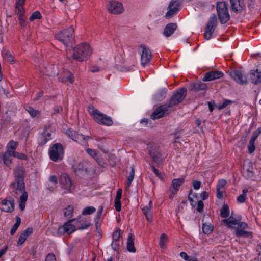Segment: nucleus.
Masks as SVG:
<instances>
[{
  "label": "nucleus",
  "instance_id": "nucleus-44",
  "mask_svg": "<svg viewBox=\"0 0 261 261\" xmlns=\"http://www.w3.org/2000/svg\"><path fill=\"white\" fill-rule=\"evenodd\" d=\"M42 17L41 13L38 11H36L33 13L31 16L30 17L29 20L31 21H34L35 19H40Z\"/></svg>",
  "mask_w": 261,
  "mask_h": 261
},
{
  "label": "nucleus",
  "instance_id": "nucleus-20",
  "mask_svg": "<svg viewBox=\"0 0 261 261\" xmlns=\"http://www.w3.org/2000/svg\"><path fill=\"white\" fill-rule=\"evenodd\" d=\"M223 73L221 71L212 70L206 72L203 79L204 81H210L222 77Z\"/></svg>",
  "mask_w": 261,
  "mask_h": 261
},
{
  "label": "nucleus",
  "instance_id": "nucleus-26",
  "mask_svg": "<svg viewBox=\"0 0 261 261\" xmlns=\"http://www.w3.org/2000/svg\"><path fill=\"white\" fill-rule=\"evenodd\" d=\"M74 221H76L75 223V226L76 228L78 229L82 230L86 229L91 225L90 223L88 222L83 219H81L80 218L77 219L76 220H75Z\"/></svg>",
  "mask_w": 261,
  "mask_h": 261
},
{
  "label": "nucleus",
  "instance_id": "nucleus-12",
  "mask_svg": "<svg viewBox=\"0 0 261 261\" xmlns=\"http://www.w3.org/2000/svg\"><path fill=\"white\" fill-rule=\"evenodd\" d=\"M148 148L153 161L156 163H160L162 161V156L159 147L150 143L148 144Z\"/></svg>",
  "mask_w": 261,
  "mask_h": 261
},
{
  "label": "nucleus",
  "instance_id": "nucleus-47",
  "mask_svg": "<svg viewBox=\"0 0 261 261\" xmlns=\"http://www.w3.org/2000/svg\"><path fill=\"white\" fill-rule=\"evenodd\" d=\"M102 211H103V207L101 206H99L98 212H97L95 219V221L96 224L99 222V221L101 216Z\"/></svg>",
  "mask_w": 261,
  "mask_h": 261
},
{
  "label": "nucleus",
  "instance_id": "nucleus-38",
  "mask_svg": "<svg viewBox=\"0 0 261 261\" xmlns=\"http://www.w3.org/2000/svg\"><path fill=\"white\" fill-rule=\"evenodd\" d=\"M21 223V219L19 217L16 216V223L14 224L13 226L12 227L10 233L11 235H13L15 232L16 231L17 229H18L19 226L20 225Z\"/></svg>",
  "mask_w": 261,
  "mask_h": 261
},
{
  "label": "nucleus",
  "instance_id": "nucleus-37",
  "mask_svg": "<svg viewBox=\"0 0 261 261\" xmlns=\"http://www.w3.org/2000/svg\"><path fill=\"white\" fill-rule=\"evenodd\" d=\"M3 57L4 59L10 63H14L15 60L12 54L9 50H6L3 53Z\"/></svg>",
  "mask_w": 261,
  "mask_h": 261
},
{
  "label": "nucleus",
  "instance_id": "nucleus-3",
  "mask_svg": "<svg viewBox=\"0 0 261 261\" xmlns=\"http://www.w3.org/2000/svg\"><path fill=\"white\" fill-rule=\"evenodd\" d=\"M88 109L89 113L93 116L94 120L98 124L107 126L112 125L113 121L110 117L100 113L92 106H89Z\"/></svg>",
  "mask_w": 261,
  "mask_h": 261
},
{
  "label": "nucleus",
  "instance_id": "nucleus-43",
  "mask_svg": "<svg viewBox=\"0 0 261 261\" xmlns=\"http://www.w3.org/2000/svg\"><path fill=\"white\" fill-rule=\"evenodd\" d=\"M96 211L95 207L93 206L86 207L82 212V214L84 215H90Z\"/></svg>",
  "mask_w": 261,
  "mask_h": 261
},
{
  "label": "nucleus",
  "instance_id": "nucleus-64",
  "mask_svg": "<svg viewBox=\"0 0 261 261\" xmlns=\"http://www.w3.org/2000/svg\"><path fill=\"white\" fill-rule=\"evenodd\" d=\"M122 190L121 189H119L117 191L116 196L115 199L121 200L122 196Z\"/></svg>",
  "mask_w": 261,
  "mask_h": 261
},
{
  "label": "nucleus",
  "instance_id": "nucleus-11",
  "mask_svg": "<svg viewBox=\"0 0 261 261\" xmlns=\"http://www.w3.org/2000/svg\"><path fill=\"white\" fill-rule=\"evenodd\" d=\"M170 108L167 103L160 106L151 115V118L155 120L168 115L170 111Z\"/></svg>",
  "mask_w": 261,
  "mask_h": 261
},
{
  "label": "nucleus",
  "instance_id": "nucleus-4",
  "mask_svg": "<svg viewBox=\"0 0 261 261\" xmlns=\"http://www.w3.org/2000/svg\"><path fill=\"white\" fill-rule=\"evenodd\" d=\"M74 29L73 26H70L67 29L60 31L55 35V38L65 46L72 42L74 38Z\"/></svg>",
  "mask_w": 261,
  "mask_h": 261
},
{
  "label": "nucleus",
  "instance_id": "nucleus-57",
  "mask_svg": "<svg viewBox=\"0 0 261 261\" xmlns=\"http://www.w3.org/2000/svg\"><path fill=\"white\" fill-rule=\"evenodd\" d=\"M117 242L118 241H112L111 244L112 249L115 251L118 250L119 247L122 245V244H120L119 243H117Z\"/></svg>",
  "mask_w": 261,
  "mask_h": 261
},
{
  "label": "nucleus",
  "instance_id": "nucleus-23",
  "mask_svg": "<svg viewBox=\"0 0 261 261\" xmlns=\"http://www.w3.org/2000/svg\"><path fill=\"white\" fill-rule=\"evenodd\" d=\"M177 26L176 23H170L167 24L164 28L163 34L166 37L171 36L174 32L177 29Z\"/></svg>",
  "mask_w": 261,
  "mask_h": 261
},
{
  "label": "nucleus",
  "instance_id": "nucleus-14",
  "mask_svg": "<svg viewBox=\"0 0 261 261\" xmlns=\"http://www.w3.org/2000/svg\"><path fill=\"white\" fill-rule=\"evenodd\" d=\"M74 221V219H72L65 223L64 225L59 227L57 231L58 234L59 236L64 234L65 233L69 234L74 232L76 229V227L75 225L71 224L70 223Z\"/></svg>",
  "mask_w": 261,
  "mask_h": 261
},
{
  "label": "nucleus",
  "instance_id": "nucleus-36",
  "mask_svg": "<svg viewBox=\"0 0 261 261\" xmlns=\"http://www.w3.org/2000/svg\"><path fill=\"white\" fill-rule=\"evenodd\" d=\"M229 208L227 204H224L221 209L220 215L222 218H226L229 216Z\"/></svg>",
  "mask_w": 261,
  "mask_h": 261
},
{
  "label": "nucleus",
  "instance_id": "nucleus-15",
  "mask_svg": "<svg viewBox=\"0 0 261 261\" xmlns=\"http://www.w3.org/2000/svg\"><path fill=\"white\" fill-rule=\"evenodd\" d=\"M108 10L112 14H118L123 12L124 9L122 4L117 1H110Z\"/></svg>",
  "mask_w": 261,
  "mask_h": 261
},
{
  "label": "nucleus",
  "instance_id": "nucleus-55",
  "mask_svg": "<svg viewBox=\"0 0 261 261\" xmlns=\"http://www.w3.org/2000/svg\"><path fill=\"white\" fill-rule=\"evenodd\" d=\"M227 182L224 179H220L218 181L217 185V189H222L226 185Z\"/></svg>",
  "mask_w": 261,
  "mask_h": 261
},
{
  "label": "nucleus",
  "instance_id": "nucleus-9",
  "mask_svg": "<svg viewBox=\"0 0 261 261\" xmlns=\"http://www.w3.org/2000/svg\"><path fill=\"white\" fill-rule=\"evenodd\" d=\"M217 25V19L215 14L210 17L208 22H207L204 29V38L207 40L211 38L212 35L214 32V31Z\"/></svg>",
  "mask_w": 261,
  "mask_h": 261
},
{
  "label": "nucleus",
  "instance_id": "nucleus-54",
  "mask_svg": "<svg viewBox=\"0 0 261 261\" xmlns=\"http://www.w3.org/2000/svg\"><path fill=\"white\" fill-rule=\"evenodd\" d=\"M87 152L92 158H94L95 159L97 157V151L95 150H93L91 149H87Z\"/></svg>",
  "mask_w": 261,
  "mask_h": 261
},
{
  "label": "nucleus",
  "instance_id": "nucleus-61",
  "mask_svg": "<svg viewBox=\"0 0 261 261\" xmlns=\"http://www.w3.org/2000/svg\"><path fill=\"white\" fill-rule=\"evenodd\" d=\"M201 186V182L197 180H194L193 182V187L195 190H198Z\"/></svg>",
  "mask_w": 261,
  "mask_h": 261
},
{
  "label": "nucleus",
  "instance_id": "nucleus-16",
  "mask_svg": "<svg viewBox=\"0 0 261 261\" xmlns=\"http://www.w3.org/2000/svg\"><path fill=\"white\" fill-rule=\"evenodd\" d=\"M179 3L177 1H171L168 7V11L166 13L165 17L170 18L173 17L179 10Z\"/></svg>",
  "mask_w": 261,
  "mask_h": 261
},
{
  "label": "nucleus",
  "instance_id": "nucleus-24",
  "mask_svg": "<svg viewBox=\"0 0 261 261\" xmlns=\"http://www.w3.org/2000/svg\"><path fill=\"white\" fill-rule=\"evenodd\" d=\"M152 201L150 200L149 202L148 205H145V206H143L142 205L141 206V209H142L144 214L145 215L147 220L148 222H151L152 220V216L150 213V210L152 208Z\"/></svg>",
  "mask_w": 261,
  "mask_h": 261
},
{
  "label": "nucleus",
  "instance_id": "nucleus-56",
  "mask_svg": "<svg viewBox=\"0 0 261 261\" xmlns=\"http://www.w3.org/2000/svg\"><path fill=\"white\" fill-rule=\"evenodd\" d=\"M115 207L117 212H119L121 209V204L120 200L115 199Z\"/></svg>",
  "mask_w": 261,
  "mask_h": 261
},
{
  "label": "nucleus",
  "instance_id": "nucleus-30",
  "mask_svg": "<svg viewBox=\"0 0 261 261\" xmlns=\"http://www.w3.org/2000/svg\"><path fill=\"white\" fill-rule=\"evenodd\" d=\"M184 181L185 180L183 178L173 179L171 182V188L175 192H177L179 187L184 183Z\"/></svg>",
  "mask_w": 261,
  "mask_h": 261
},
{
  "label": "nucleus",
  "instance_id": "nucleus-48",
  "mask_svg": "<svg viewBox=\"0 0 261 261\" xmlns=\"http://www.w3.org/2000/svg\"><path fill=\"white\" fill-rule=\"evenodd\" d=\"M180 256L181 258L184 259L186 261H197L196 259L191 258L185 252H181L180 253Z\"/></svg>",
  "mask_w": 261,
  "mask_h": 261
},
{
  "label": "nucleus",
  "instance_id": "nucleus-18",
  "mask_svg": "<svg viewBox=\"0 0 261 261\" xmlns=\"http://www.w3.org/2000/svg\"><path fill=\"white\" fill-rule=\"evenodd\" d=\"M248 76V80L251 83L256 85L261 83V71L251 70Z\"/></svg>",
  "mask_w": 261,
  "mask_h": 261
},
{
  "label": "nucleus",
  "instance_id": "nucleus-2",
  "mask_svg": "<svg viewBox=\"0 0 261 261\" xmlns=\"http://www.w3.org/2000/svg\"><path fill=\"white\" fill-rule=\"evenodd\" d=\"M92 50L90 45L86 43L77 45L74 49L73 58L78 61L86 60L91 56Z\"/></svg>",
  "mask_w": 261,
  "mask_h": 261
},
{
  "label": "nucleus",
  "instance_id": "nucleus-1",
  "mask_svg": "<svg viewBox=\"0 0 261 261\" xmlns=\"http://www.w3.org/2000/svg\"><path fill=\"white\" fill-rule=\"evenodd\" d=\"M13 175L14 181L11 184L12 192L17 196L22 193L20 197L19 208L21 211L25 209V202L28 199V193L24 191L25 185L24 182L25 171L22 166H17L14 169Z\"/></svg>",
  "mask_w": 261,
  "mask_h": 261
},
{
  "label": "nucleus",
  "instance_id": "nucleus-27",
  "mask_svg": "<svg viewBox=\"0 0 261 261\" xmlns=\"http://www.w3.org/2000/svg\"><path fill=\"white\" fill-rule=\"evenodd\" d=\"M90 138L89 136H84L82 134H78L76 137L75 141L79 143L82 145L87 146L88 145V142Z\"/></svg>",
  "mask_w": 261,
  "mask_h": 261
},
{
  "label": "nucleus",
  "instance_id": "nucleus-58",
  "mask_svg": "<svg viewBox=\"0 0 261 261\" xmlns=\"http://www.w3.org/2000/svg\"><path fill=\"white\" fill-rule=\"evenodd\" d=\"M246 199V195L241 194L237 197V201L239 203H243Z\"/></svg>",
  "mask_w": 261,
  "mask_h": 261
},
{
  "label": "nucleus",
  "instance_id": "nucleus-6",
  "mask_svg": "<svg viewBox=\"0 0 261 261\" xmlns=\"http://www.w3.org/2000/svg\"><path fill=\"white\" fill-rule=\"evenodd\" d=\"M186 95L187 89L185 88H180L174 93L167 104L171 108L181 102L186 97Z\"/></svg>",
  "mask_w": 261,
  "mask_h": 261
},
{
  "label": "nucleus",
  "instance_id": "nucleus-25",
  "mask_svg": "<svg viewBox=\"0 0 261 261\" xmlns=\"http://www.w3.org/2000/svg\"><path fill=\"white\" fill-rule=\"evenodd\" d=\"M245 229L238 228L234 230V234L238 237L252 238V233L250 231L245 230Z\"/></svg>",
  "mask_w": 261,
  "mask_h": 261
},
{
  "label": "nucleus",
  "instance_id": "nucleus-46",
  "mask_svg": "<svg viewBox=\"0 0 261 261\" xmlns=\"http://www.w3.org/2000/svg\"><path fill=\"white\" fill-rule=\"evenodd\" d=\"M13 156L22 160H26L27 159V156L25 154L16 151L13 153Z\"/></svg>",
  "mask_w": 261,
  "mask_h": 261
},
{
  "label": "nucleus",
  "instance_id": "nucleus-33",
  "mask_svg": "<svg viewBox=\"0 0 261 261\" xmlns=\"http://www.w3.org/2000/svg\"><path fill=\"white\" fill-rule=\"evenodd\" d=\"M243 176L246 178L252 177L254 175L252 167H250L248 168H245L244 167L243 169Z\"/></svg>",
  "mask_w": 261,
  "mask_h": 261
},
{
  "label": "nucleus",
  "instance_id": "nucleus-45",
  "mask_svg": "<svg viewBox=\"0 0 261 261\" xmlns=\"http://www.w3.org/2000/svg\"><path fill=\"white\" fill-rule=\"evenodd\" d=\"M23 5H17L16 4L15 9H16V13L18 15H23L24 9L23 7Z\"/></svg>",
  "mask_w": 261,
  "mask_h": 261
},
{
  "label": "nucleus",
  "instance_id": "nucleus-22",
  "mask_svg": "<svg viewBox=\"0 0 261 261\" xmlns=\"http://www.w3.org/2000/svg\"><path fill=\"white\" fill-rule=\"evenodd\" d=\"M33 232V228L28 227L24 230L19 236L17 242V245H22L25 241L27 238Z\"/></svg>",
  "mask_w": 261,
  "mask_h": 261
},
{
  "label": "nucleus",
  "instance_id": "nucleus-60",
  "mask_svg": "<svg viewBox=\"0 0 261 261\" xmlns=\"http://www.w3.org/2000/svg\"><path fill=\"white\" fill-rule=\"evenodd\" d=\"M45 261H56L55 255L53 254H48L45 258Z\"/></svg>",
  "mask_w": 261,
  "mask_h": 261
},
{
  "label": "nucleus",
  "instance_id": "nucleus-50",
  "mask_svg": "<svg viewBox=\"0 0 261 261\" xmlns=\"http://www.w3.org/2000/svg\"><path fill=\"white\" fill-rule=\"evenodd\" d=\"M27 110L29 112V113L31 115V116L32 117H36L39 113V111L34 109L32 107H29L27 109Z\"/></svg>",
  "mask_w": 261,
  "mask_h": 261
},
{
  "label": "nucleus",
  "instance_id": "nucleus-34",
  "mask_svg": "<svg viewBox=\"0 0 261 261\" xmlns=\"http://www.w3.org/2000/svg\"><path fill=\"white\" fill-rule=\"evenodd\" d=\"M168 241L167 236L165 233H162L160 238L159 244L161 248L165 249L166 248V245Z\"/></svg>",
  "mask_w": 261,
  "mask_h": 261
},
{
  "label": "nucleus",
  "instance_id": "nucleus-5",
  "mask_svg": "<svg viewBox=\"0 0 261 261\" xmlns=\"http://www.w3.org/2000/svg\"><path fill=\"white\" fill-rule=\"evenodd\" d=\"M216 9L218 15L221 23H225L230 19V15L225 2H219L217 3Z\"/></svg>",
  "mask_w": 261,
  "mask_h": 261
},
{
  "label": "nucleus",
  "instance_id": "nucleus-49",
  "mask_svg": "<svg viewBox=\"0 0 261 261\" xmlns=\"http://www.w3.org/2000/svg\"><path fill=\"white\" fill-rule=\"evenodd\" d=\"M261 133V128H258L257 130H255L252 135V136L250 140L252 141H254L256 139V138L258 137L259 135Z\"/></svg>",
  "mask_w": 261,
  "mask_h": 261
},
{
  "label": "nucleus",
  "instance_id": "nucleus-7",
  "mask_svg": "<svg viewBox=\"0 0 261 261\" xmlns=\"http://www.w3.org/2000/svg\"><path fill=\"white\" fill-rule=\"evenodd\" d=\"M241 216H238L236 217L233 215V213H232L229 218L224 219L223 222L226 224L229 228H233V226L238 225L241 228L247 229L248 228V224L244 222H241Z\"/></svg>",
  "mask_w": 261,
  "mask_h": 261
},
{
  "label": "nucleus",
  "instance_id": "nucleus-52",
  "mask_svg": "<svg viewBox=\"0 0 261 261\" xmlns=\"http://www.w3.org/2000/svg\"><path fill=\"white\" fill-rule=\"evenodd\" d=\"M254 141H249V143L248 146V151L250 153H253L255 149V146L254 145Z\"/></svg>",
  "mask_w": 261,
  "mask_h": 261
},
{
  "label": "nucleus",
  "instance_id": "nucleus-32",
  "mask_svg": "<svg viewBox=\"0 0 261 261\" xmlns=\"http://www.w3.org/2000/svg\"><path fill=\"white\" fill-rule=\"evenodd\" d=\"M18 145V142L13 140L10 141L7 146L6 151L9 152L11 153H14V152H15V150Z\"/></svg>",
  "mask_w": 261,
  "mask_h": 261
},
{
  "label": "nucleus",
  "instance_id": "nucleus-51",
  "mask_svg": "<svg viewBox=\"0 0 261 261\" xmlns=\"http://www.w3.org/2000/svg\"><path fill=\"white\" fill-rule=\"evenodd\" d=\"M48 141V138H47L46 136L43 133L39 139V144L41 145H44Z\"/></svg>",
  "mask_w": 261,
  "mask_h": 261
},
{
  "label": "nucleus",
  "instance_id": "nucleus-8",
  "mask_svg": "<svg viewBox=\"0 0 261 261\" xmlns=\"http://www.w3.org/2000/svg\"><path fill=\"white\" fill-rule=\"evenodd\" d=\"M63 148L60 143L54 144L49 150L50 158L54 162L61 160L63 158Z\"/></svg>",
  "mask_w": 261,
  "mask_h": 261
},
{
  "label": "nucleus",
  "instance_id": "nucleus-59",
  "mask_svg": "<svg viewBox=\"0 0 261 261\" xmlns=\"http://www.w3.org/2000/svg\"><path fill=\"white\" fill-rule=\"evenodd\" d=\"M203 206L204 204L202 200L199 201L197 203V211L199 213H201L203 211Z\"/></svg>",
  "mask_w": 261,
  "mask_h": 261
},
{
  "label": "nucleus",
  "instance_id": "nucleus-35",
  "mask_svg": "<svg viewBox=\"0 0 261 261\" xmlns=\"http://www.w3.org/2000/svg\"><path fill=\"white\" fill-rule=\"evenodd\" d=\"M135 176V168L134 166L132 165L131 167V171L129 173V175L128 176L126 181L127 188L130 187L132 182L133 181Z\"/></svg>",
  "mask_w": 261,
  "mask_h": 261
},
{
  "label": "nucleus",
  "instance_id": "nucleus-17",
  "mask_svg": "<svg viewBox=\"0 0 261 261\" xmlns=\"http://www.w3.org/2000/svg\"><path fill=\"white\" fill-rule=\"evenodd\" d=\"M0 208L2 211L5 212L11 213L14 210V200H8L7 199L3 200L0 204Z\"/></svg>",
  "mask_w": 261,
  "mask_h": 261
},
{
  "label": "nucleus",
  "instance_id": "nucleus-62",
  "mask_svg": "<svg viewBox=\"0 0 261 261\" xmlns=\"http://www.w3.org/2000/svg\"><path fill=\"white\" fill-rule=\"evenodd\" d=\"M64 82H69L70 83H73L74 82V77L73 76V75L71 73H69V75L67 76L64 80Z\"/></svg>",
  "mask_w": 261,
  "mask_h": 261
},
{
  "label": "nucleus",
  "instance_id": "nucleus-40",
  "mask_svg": "<svg viewBox=\"0 0 261 261\" xmlns=\"http://www.w3.org/2000/svg\"><path fill=\"white\" fill-rule=\"evenodd\" d=\"M73 210V206L69 205L64 210V216L68 218H70L72 216Z\"/></svg>",
  "mask_w": 261,
  "mask_h": 261
},
{
  "label": "nucleus",
  "instance_id": "nucleus-19",
  "mask_svg": "<svg viewBox=\"0 0 261 261\" xmlns=\"http://www.w3.org/2000/svg\"><path fill=\"white\" fill-rule=\"evenodd\" d=\"M231 9L235 13L241 12L244 7V0H230Z\"/></svg>",
  "mask_w": 261,
  "mask_h": 261
},
{
  "label": "nucleus",
  "instance_id": "nucleus-21",
  "mask_svg": "<svg viewBox=\"0 0 261 261\" xmlns=\"http://www.w3.org/2000/svg\"><path fill=\"white\" fill-rule=\"evenodd\" d=\"M231 76L234 79V80L240 84L243 85L244 84L247 83V79L245 76L243 74L242 72L240 70L234 71L231 73Z\"/></svg>",
  "mask_w": 261,
  "mask_h": 261
},
{
  "label": "nucleus",
  "instance_id": "nucleus-29",
  "mask_svg": "<svg viewBox=\"0 0 261 261\" xmlns=\"http://www.w3.org/2000/svg\"><path fill=\"white\" fill-rule=\"evenodd\" d=\"M207 88L206 84L199 82L194 83L192 85L191 89L195 92L199 91L205 90Z\"/></svg>",
  "mask_w": 261,
  "mask_h": 261
},
{
  "label": "nucleus",
  "instance_id": "nucleus-42",
  "mask_svg": "<svg viewBox=\"0 0 261 261\" xmlns=\"http://www.w3.org/2000/svg\"><path fill=\"white\" fill-rule=\"evenodd\" d=\"M67 135L71 139L75 141L76 139V137L77 135V133L76 132V131L71 129V128H69L66 130V132Z\"/></svg>",
  "mask_w": 261,
  "mask_h": 261
},
{
  "label": "nucleus",
  "instance_id": "nucleus-10",
  "mask_svg": "<svg viewBox=\"0 0 261 261\" xmlns=\"http://www.w3.org/2000/svg\"><path fill=\"white\" fill-rule=\"evenodd\" d=\"M60 182L62 188L65 191V193H71L74 189L71 179L66 174L61 175Z\"/></svg>",
  "mask_w": 261,
  "mask_h": 261
},
{
  "label": "nucleus",
  "instance_id": "nucleus-41",
  "mask_svg": "<svg viewBox=\"0 0 261 261\" xmlns=\"http://www.w3.org/2000/svg\"><path fill=\"white\" fill-rule=\"evenodd\" d=\"M87 169V164L85 162H82L76 166L75 170L80 171H86Z\"/></svg>",
  "mask_w": 261,
  "mask_h": 261
},
{
  "label": "nucleus",
  "instance_id": "nucleus-63",
  "mask_svg": "<svg viewBox=\"0 0 261 261\" xmlns=\"http://www.w3.org/2000/svg\"><path fill=\"white\" fill-rule=\"evenodd\" d=\"M231 103V101L230 100H226L223 103L222 105H220L219 106V108L218 109L219 110H221L224 108H225L226 107H227L229 104Z\"/></svg>",
  "mask_w": 261,
  "mask_h": 261
},
{
  "label": "nucleus",
  "instance_id": "nucleus-53",
  "mask_svg": "<svg viewBox=\"0 0 261 261\" xmlns=\"http://www.w3.org/2000/svg\"><path fill=\"white\" fill-rule=\"evenodd\" d=\"M120 230H116L113 234V241H118L120 237Z\"/></svg>",
  "mask_w": 261,
  "mask_h": 261
},
{
  "label": "nucleus",
  "instance_id": "nucleus-39",
  "mask_svg": "<svg viewBox=\"0 0 261 261\" xmlns=\"http://www.w3.org/2000/svg\"><path fill=\"white\" fill-rule=\"evenodd\" d=\"M213 229V227L210 224L204 223L202 226V231L204 234H208L211 233Z\"/></svg>",
  "mask_w": 261,
  "mask_h": 261
},
{
  "label": "nucleus",
  "instance_id": "nucleus-28",
  "mask_svg": "<svg viewBox=\"0 0 261 261\" xmlns=\"http://www.w3.org/2000/svg\"><path fill=\"white\" fill-rule=\"evenodd\" d=\"M134 239L133 237V234L130 233L127 238L126 247L128 251L133 253L136 252V249L134 246Z\"/></svg>",
  "mask_w": 261,
  "mask_h": 261
},
{
  "label": "nucleus",
  "instance_id": "nucleus-13",
  "mask_svg": "<svg viewBox=\"0 0 261 261\" xmlns=\"http://www.w3.org/2000/svg\"><path fill=\"white\" fill-rule=\"evenodd\" d=\"M140 48H142L141 62L143 66H145L148 63L152 58V54L150 49L144 45H141Z\"/></svg>",
  "mask_w": 261,
  "mask_h": 261
},
{
  "label": "nucleus",
  "instance_id": "nucleus-31",
  "mask_svg": "<svg viewBox=\"0 0 261 261\" xmlns=\"http://www.w3.org/2000/svg\"><path fill=\"white\" fill-rule=\"evenodd\" d=\"M3 158V162L6 166H9L11 164L12 156L13 153L6 151L4 153L1 155Z\"/></svg>",
  "mask_w": 261,
  "mask_h": 261
}]
</instances>
